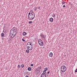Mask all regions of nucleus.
I'll return each instance as SVG.
<instances>
[{"label": "nucleus", "mask_w": 77, "mask_h": 77, "mask_svg": "<svg viewBox=\"0 0 77 77\" xmlns=\"http://www.w3.org/2000/svg\"><path fill=\"white\" fill-rule=\"evenodd\" d=\"M35 14L33 12L30 11L28 14V20H33L35 18Z\"/></svg>", "instance_id": "obj_1"}, {"label": "nucleus", "mask_w": 77, "mask_h": 77, "mask_svg": "<svg viewBox=\"0 0 77 77\" xmlns=\"http://www.w3.org/2000/svg\"><path fill=\"white\" fill-rule=\"evenodd\" d=\"M61 70L63 72H65L66 70V67L64 65L62 66L61 67Z\"/></svg>", "instance_id": "obj_2"}, {"label": "nucleus", "mask_w": 77, "mask_h": 77, "mask_svg": "<svg viewBox=\"0 0 77 77\" xmlns=\"http://www.w3.org/2000/svg\"><path fill=\"white\" fill-rule=\"evenodd\" d=\"M32 46L33 45L32 44V42H28L26 45V47H28L29 48H30V47L32 48Z\"/></svg>", "instance_id": "obj_3"}, {"label": "nucleus", "mask_w": 77, "mask_h": 77, "mask_svg": "<svg viewBox=\"0 0 77 77\" xmlns=\"http://www.w3.org/2000/svg\"><path fill=\"white\" fill-rule=\"evenodd\" d=\"M38 42L39 45H41V46H42V45H44V43L42 42V41L41 39H39L38 40Z\"/></svg>", "instance_id": "obj_4"}, {"label": "nucleus", "mask_w": 77, "mask_h": 77, "mask_svg": "<svg viewBox=\"0 0 77 77\" xmlns=\"http://www.w3.org/2000/svg\"><path fill=\"white\" fill-rule=\"evenodd\" d=\"M10 34L12 35V34L16 35L17 34V31L12 32H10Z\"/></svg>", "instance_id": "obj_5"}, {"label": "nucleus", "mask_w": 77, "mask_h": 77, "mask_svg": "<svg viewBox=\"0 0 77 77\" xmlns=\"http://www.w3.org/2000/svg\"><path fill=\"white\" fill-rule=\"evenodd\" d=\"M40 36H41L42 38H43V39L45 38V36L41 33L40 34Z\"/></svg>", "instance_id": "obj_6"}, {"label": "nucleus", "mask_w": 77, "mask_h": 77, "mask_svg": "<svg viewBox=\"0 0 77 77\" xmlns=\"http://www.w3.org/2000/svg\"><path fill=\"white\" fill-rule=\"evenodd\" d=\"M16 35V34H10V36H11V38H13Z\"/></svg>", "instance_id": "obj_7"}, {"label": "nucleus", "mask_w": 77, "mask_h": 77, "mask_svg": "<svg viewBox=\"0 0 77 77\" xmlns=\"http://www.w3.org/2000/svg\"><path fill=\"white\" fill-rule=\"evenodd\" d=\"M41 77H47V75H45L44 74L42 73L41 75Z\"/></svg>", "instance_id": "obj_8"}, {"label": "nucleus", "mask_w": 77, "mask_h": 77, "mask_svg": "<svg viewBox=\"0 0 77 77\" xmlns=\"http://www.w3.org/2000/svg\"><path fill=\"white\" fill-rule=\"evenodd\" d=\"M36 70H41V66H40L38 68H36Z\"/></svg>", "instance_id": "obj_9"}, {"label": "nucleus", "mask_w": 77, "mask_h": 77, "mask_svg": "<svg viewBox=\"0 0 77 77\" xmlns=\"http://www.w3.org/2000/svg\"><path fill=\"white\" fill-rule=\"evenodd\" d=\"M49 56V57H52L53 56V53L52 52L50 53Z\"/></svg>", "instance_id": "obj_10"}, {"label": "nucleus", "mask_w": 77, "mask_h": 77, "mask_svg": "<svg viewBox=\"0 0 77 77\" xmlns=\"http://www.w3.org/2000/svg\"><path fill=\"white\" fill-rule=\"evenodd\" d=\"M50 21L52 23V22H53V18H52V17L50 18Z\"/></svg>", "instance_id": "obj_11"}, {"label": "nucleus", "mask_w": 77, "mask_h": 77, "mask_svg": "<svg viewBox=\"0 0 77 77\" xmlns=\"http://www.w3.org/2000/svg\"><path fill=\"white\" fill-rule=\"evenodd\" d=\"M27 33H26V32H23V36H24V35H27Z\"/></svg>", "instance_id": "obj_12"}, {"label": "nucleus", "mask_w": 77, "mask_h": 77, "mask_svg": "<svg viewBox=\"0 0 77 77\" xmlns=\"http://www.w3.org/2000/svg\"><path fill=\"white\" fill-rule=\"evenodd\" d=\"M27 49H28V50H32V47H29L28 48V47H26Z\"/></svg>", "instance_id": "obj_13"}, {"label": "nucleus", "mask_w": 77, "mask_h": 77, "mask_svg": "<svg viewBox=\"0 0 77 77\" xmlns=\"http://www.w3.org/2000/svg\"><path fill=\"white\" fill-rule=\"evenodd\" d=\"M14 31H17L16 29H12L11 30L10 32H14Z\"/></svg>", "instance_id": "obj_14"}, {"label": "nucleus", "mask_w": 77, "mask_h": 77, "mask_svg": "<svg viewBox=\"0 0 77 77\" xmlns=\"http://www.w3.org/2000/svg\"><path fill=\"white\" fill-rule=\"evenodd\" d=\"M31 69H31L30 67H28V71H31Z\"/></svg>", "instance_id": "obj_15"}, {"label": "nucleus", "mask_w": 77, "mask_h": 77, "mask_svg": "<svg viewBox=\"0 0 77 77\" xmlns=\"http://www.w3.org/2000/svg\"><path fill=\"white\" fill-rule=\"evenodd\" d=\"M36 71L38 72L37 74H39L40 72H41V70H36Z\"/></svg>", "instance_id": "obj_16"}, {"label": "nucleus", "mask_w": 77, "mask_h": 77, "mask_svg": "<svg viewBox=\"0 0 77 77\" xmlns=\"http://www.w3.org/2000/svg\"><path fill=\"white\" fill-rule=\"evenodd\" d=\"M26 52L27 53H29V50L28 49L26 50Z\"/></svg>", "instance_id": "obj_17"}, {"label": "nucleus", "mask_w": 77, "mask_h": 77, "mask_svg": "<svg viewBox=\"0 0 77 77\" xmlns=\"http://www.w3.org/2000/svg\"><path fill=\"white\" fill-rule=\"evenodd\" d=\"M45 71H46L48 70V68L47 67H46L45 69Z\"/></svg>", "instance_id": "obj_18"}, {"label": "nucleus", "mask_w": 77, "mask_h": 77, "mask_svg": "<svg viewBox=\"0 0 77 77\" xmlns=\"http://www.w3.org/2000/svg\"><path fill=\"white\" fill-rule=\"evenodd\" d=\"M21 68H23L24 66V64H23L21 65Z\"/></svg>", "instance_id": "obj_19"}, {"label": "nucleus", "mask_w": 77, "mask_h": 77, "mask_svg": "<svg viewBox=\"0 0 77 77\" xmlns=\"http://www.w3.org/2000/svg\"><path fill=\"white\" fill-rule=\"evenodd\" d=\"M4 33H3L1 34V36H2V37H3L4 36Z\"/></svg>", "instance_id": "obj_20"}, {"label": "nucleus", "mask_w": 77, "mask_h": 77, "mask_svg": "<svg viewBox=\"0 0 77 77\" xmlns=\"http://www.w3.org/2000/svg\"><path fill=\"white\" fill-rule=\"evenodd\" d=\"M42 74H44L45 75H47V73H46V71H45L44 73H43Z\"/></svg>", "instance_id": "obj_21"}, {"label": "nucleus", "mask_w": 77, "mask_h": 77, "mask_svg": "<svg viewBox=\"0 0 77 77\" xmlns=\"http://www.w3.org/2000/svg\"><path fill=\"white\" fill-rule=\"evenodd\" d=\"M32 21H29V24H32Z\"/></svg>", "instance_id": "obj_22"}, {"label": "nucleus", "mask_w": 77, "mask_h": 77, "mask_svg": "<svg viewBox=\"0 0 77 77\" xmlns=\"http://www.w3.org/2000/svg\"><path fill=\"white\" fill-rule=\"evenodd\" d=\"M17 67L19 68H21V66H20V65H18Z\"/></svg>", "instance_id": "obj_23"}, {"label": "nucleus", "mask_w": 77, "mask_h": 77, "mask_svg": "<svg viewBox=\"0 0 77 77\" xmlns=\"http://www.w3.org/2000/svg\"><path fill=\"white\" fill-rule=\"evenodd\" d=\"M35 72H36V74H39V73H38V71H37V70H35Z\"/></svg>", "instance_id": "obj_24"}, {"label": "nucleus", "mask_w": 77, "mask_h": 77, "mask_svg": "<svg viewBox=\"0 0 77 77\" xmlns=\"http://www.w3.org/2000/svg\"><path fill=\"white\" fill-rule=\"evenodd\" d=\"M65 2H62V4H63H63H65Z\"/></svg>", "instance_id": "obj_25"}, {"label": "nucleus", "mask_w": 77, "mask_h": 77, "mask_svg": "<svg viewBox=\"0 0 77 77\" xmlns=\"http://www.w3.org/2000/svg\"><path fill=\"white\" fill-rule=\"evenodd\" d=\"M22 40L23 42H25L26 41V40H25L24 39H22Z\"/></svg>", "instance_id": "obj_26"}, {"label": "nucleus", "mask_w": 77, "mask_h": 77, "mask_svg": "<svg viewBox=\"0 0 77 77\" xmlns=\"http://www.w3.org/2000/svg\"><path fill=\"white\" fill-rule=\"evenodd\" d=\"M52 17H55V14H53Z\"/></svg>", "instance_id": "obj_27"}, {"label": "nucleus", "mask_w": 77, "mask_h": 77, "mask_svg": "<svg viewBox=\"0 0 77 77\" xmlns=\"http://www.w3.org/2000/svg\"><path fill=\"white\" fill-rule=\"evenodd\" d=\"M37 7H35V9L34 10L35 11H36V10H37Z\"/></svg>", "instance_id": "obj_28"}, {"label": "nucleus", "mask_w": 77, "mask_h": 77, "mask_svg": "<svg viewBox=\"0 0 77 77\" xmlns=\"http://www.w3.org/2000/svg\"><path fill=\"white\" fill-rule=\"evenodd\" d=\"M75 72H77V69H76L75 70Z\"/></svg>", "instance_id": "obj_29"}, {"label": "nucleus", "mask_w": 77, "mask_h": 77, "mask_svg": "<svg viewBox=\"0 0 77 77\" xmlns=\"http://www.w3.org/2000/svg\"><path fill=\"white\" fill-rule=\"evenodd\" d=\"M31 66H33V64H31Z\"/></svg>", "instance_id": "obj_30"}, {"label": "nucleus", "mask_w": 77, "mask_h": 77, "mask_svg": "<svg viewBox=\"0 0 77 77\" xmlns=\"http://www.w3.org/2000/svg\"><path fill=\"white\" fill-rule=\"evenodd\" d=\"M50 71L48 72V74H49V73H50Z\"/></svg>", "instance_id": "obj_31"}, {"label": "nucleus", "mask_w": 77, "mask_h": 77, "mask_svg": "<svg viewBox=\"0 0 77 77\" xmlns=\"http://www.w3.org/2000/svg\"><path fill=\"white\" fill-rule=\"evenodd\" d=\"M25 77H29V76L26 75V76H25Z\"/></svg>", "instance_id": "obj_32"}, {"label": "nucleus", "mask_w": 77, "mask_h": 77, "mask_svg": "<svg viewBox=\"0 0 77 77\" xmlns=\"http://www.w3.org/2000/svg\"><path fill=\"white\" fill-rule=\"evenodd\" d=\"M63 8H65V5H63Z\"/></svg>", "instance_id": "obj_33"}, {"label": "nucleus", "mask_w": 77, "mask_h": 77, "mask_svg": "<svg viewBox=\"0 0 77 77\" xmlns=\"http://www.w3.org/2000/svg\"><path fill=\"white\" fill-rule=\"evenodd\" d=\"M45 72V70L43 71V73H44Z\"/></svg>", "instance_id": "obj_34"}, {"label": "nucleus", "mask_w": 77, "mask_h": 77, "mask_svg": "<svg viewBox=\"0 0 77 77\" xmlns=\"http://www.w3.org/2000/svg\"><path fill=\"white\" fill-rule=\"evenodd\" d=\"M3 29V30L5 31V28H4Z\"/></svg>", "instance_id": "obj_35"}, {"label": "nucleus", "mask_w": 77, "mask_h": 77, "mask_svg": "<svg viewBox=\"0 0 77 77\" xmlns=\"http://www.w3.org/2000/svg\"><path fill=\"white\" fill-rule=\"evenodd\" d=\"M38 9H40V7H38Z\"/></svg>", "instance_id": "obj_36"}, {"label": "nucleus", "mask_w": 77, "mask_h": 77, "mask_svg": "<svg viewBox=\"0 0 77 77\" xmlns=\"http://www.w3.org/2000/svg\"><path fill=\"white\" fill-rule=\"evenodd\" d=\"M5 31L3 30V32H5Z\"/></svg>", "instance_id": "obj_37"}, {"label": "nucleus", "mask_w": 77, "mask_h": 77, "mask_svg": "<svg viewBox=\"0 0 77 77\" xmlns=\"http://www.w3.org/2000/svg\"><path fill=\"white\" fill-rule=\"evenodd\" d=\"M26 74H27V75L29 74V73L27 72H26Z\"/></svg>", "instance_id": "obj_38"}, {"label": "nucleus", "mask_w": 77, "mask_h": 77, "mask_svg": "<svg viewBox=\"0 0 77 77\" xmlns=\"http://www.w3.org/2000/svg\"><path fill=\"white\" fill-rule=\"evenodd\" d=\"M43 48H45V47H43Z\"/></svg>", "instance_id": "obj_39"}, {"label": "nucleus", "mask_w": 77, "mask_h": 77, "mask_svg": "<svg viewBox=\"0 0 77 77\" xmlns=\"http://www.w3.org/2000/svg\"><path fill=\"white\" fill-rule=\"evenodd\" d=\"M47 76H48V74Z\"/></svg>", "instance_id": "obj_40"}, {"label": "nucleus", "mask_w": 77, "mask_h": 77, "mask_svg": "<svg viewBox=\"0 0 77 77\" xmlns=\"http://www.w3.org/2000/svg\"><path fill=\"white\" fill-rule=\"evenodd\" d=\"M29 74H30V73L29 72Z\"/></svg>", "instance_id": "obj_41"}, {"label": "nucleus", "mask_w": 77, "mask_h": 77, "mask_svg": "<svg viewBox=\"0 0 77 77\" xmlns=\"http://www.w3.org/2000/svg\"><path fill=\"white\" fill-rule=\"evenodd\" d=\"M69 4H71V3L69 2Z\"/></svg>", "instance_id": "obj_42"}, {"label": "nucleus", "mask_w": 77, "mask_h": 77, "mask_svg": "<svg viewBox=\"0 0 77 77\" xmlns=\"http://www.w3.org/2000/svg\"><path fill=\"white\" fill-rule=\"evenodd\" d=\"M13 28H14V27H13Z\"/></svg>", "instance_id": "obj_43"}, {"label": "nucleus", "mask_w": 77, "mask_h": 77, "mask_svg": "<svg viewBox=\"0 0 77 77\" xmlns=\"http://www.w3.org/2000/svg\"><path fill=\"white\" fill-rule=\"evenodd\" d=\"M2 40H3V39H2Z\"/></svg>", "instance_id": "obj_44"}]
</instances>
